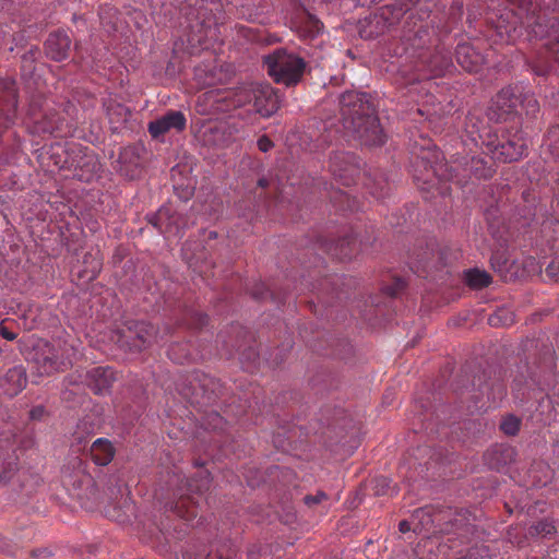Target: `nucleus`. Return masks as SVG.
Instances as JSON below:
<instances>
[{
  "label": "nucleus",
  "instance_id": "f257e3e1",
  "mask_svg": "<svg viewBox=\"0 0 559 559\" xmlns=\"http://www.w3.org/2000/svg\"><path fill=\"white\" fill-rule=\"evenodd\" d=\"M487 371L475 360L465 362L451 382L453 402L432 405L429 397L416 401L418 416L426 430L438 432V427L453 425L474 415L485 406L484 399L496 402L506 395V386L495 380L491 383Z\"/></svg>",
  "mask_w": 559,
  "mask_h": 559
},
{
  "label": "nucleus",
  "instance_id": "f03ea898",
  "mask_svg": "<svg viewBox=\"0 0 559 559\" xmlns=\"http://www.w3.org/2000/svg\"><path fill=\"white\" fill-rule=\"evenodd\" d=\"M442 153L429 138L420 136L409 145V167L414 182L423 190H429L440 180L454 181L461 187L467 183V177L478 180H489L496 174L493 158L472 156L463 158L460 163L462 176L459 169L449 167L442 163Z\"/></svg>",
  "mask_w": 559,
  "mask_h": 559
},
{
  "label": "nucleus",
  "instance_id": "7ed1b4c3",
  "mask_svg": "<svg viewBox=\"0 0 559 559\" xmlns=\"http://www.w3.org/2000/svg\"><path fill=\"white\" fill-rule=\"evenodd\" d=\"M317 421L319 428L316 433L332 452L349 455L360 444L361 425L344 408L325 406Z\"/></svg>",
  "mask_w": 559,
  "mask_h": 559
},
{
  "label": "nucleus",
  "instance_id": "20e7f679",
  "mask_svg": "<svg viewBox=\"0 0 559 559\" xmlns=\"http://www.w3.org/2000/svg\"><path fill=\"white\" fill-rule=\"evenodd\" d=\"M178 391L199 408L213 406L226 395V386L219 379L200 370L190 372L178 385Z\"/></svg>",
  "mask_w": 559,
  "mask_h": 559
},
{
  "label": "nucleus",
  "instance_id": "39448f33",
  "mask_svg": "<svg viewBox=\"0 0 559 559\" xmlns=\"http://www.w3.org/2000/svg\"><path fill=\"white\" fill-rule=\"evenodd\" d=\"M40 484L41 478L37 474L19 468V457L14 452L0 451V486H8L20 502L35 493Z\"/></svg>",
  "mask_w": 559,
  "mask_h": 559
},
{
  "label": "nucleus",
  "instance_id": "423d86ee",
  "mask_svg": "<svg viewBox=\"0 0 559 559\" xmlns=\"http://www.w3.org/2000/svg\"><path fill=\"white\" fill-rule=\"evenodd\" d=\"M157 329L145 320L128 319L111 331L110 340L126 353H140L152 346Z\"/></svg>",
  "mask_w": 559,
  "mask_h": 559
},
{
  "label": "nucleus",
  "instance_id": "0eeeda50",
  "mask_svg": "<svg viewBox=\"0 0 559 559\" xmlns=\"http://www.w3.org/2000/svg\"><path fill=\"white\" fill-rule=\"evenodd\" d=\"M263 66L275 83L295 86L301 81L307 63L304 58L289 53L285 48H277L263 56Z\"/></svg>",
  "mask_w": 559,
  "mask_h": 559
},
{
  "label": "nucleus",
  "instance_id": "6e6552de",
  "mask_svg": "<svg viewBox=\"0 0 559 559\" xmlns=\"http://www.w3.org/2000/svg\"><path fill=\"white\" fill-rule=\"evenodd\" d=\"M72 346H61L60 342H39L33 347L31 360L39 376L64 372L72 367Z\"/></svg>",
  "mask_w": 559,
  "mask_h": 559
},
{
  "label": "nucleus",
  "instance_id": "1a4fd4ad",
  "mask_svg": "<svg viewBox=\"0 0 559 559\" xmlns=\"http://www.w3.org/2000/svg\"><path fill=\"white\" fill-rule=\"evenodd\" d=\"M403 17L400 8L395 9L388 3L359 21L358 33L364 39L377 38L385 31L397 25Z\"/></svg>",
  "mask_w": 559,
  "mask_h": 559
},
{
  "label": "nucleus",
  "instance_id": "9d476101",
  "mask_svg": "<svg viewBox=\"0 0 559 559\" xmlns=\"http://www.w3.org/2000/svg\"><path fill=\"white\" fill-rule=\"evenodd\" d=\"M522 87L509 85L503 87L492 98L487 110V117L496 123L507 122L519 116Z\"/></svg>",
  "mask_w": 559,
  "mask_h": 559
},
{
  "label": "nucleus",
  "instance_id": "9b49d317",
  "mask_svg": "<svg viewBox=\"0 0 559 559\" xmlns=\"http://www.w3.org/2000/svg\"><path fill=\"white\" fill-rule=\"evenodd\" d=\"M343 126L360 145L373 147L382 146L386 142V135L377 114L365 116L360 120L352 119Z\"/></svg>",
  "mask_w": 559,
  "mask_h": 559
},
{
  "label": "nucleus",
  "instance_id": "f8f14e48",
  "mask_svg": "<svg viewBox=\"0 0 559 559\" xmlns=\"http://www.w3.org/2000/svg\"><path fill=\"white\" fill-rule=\"evenodd\" d=\"M40 55V48L32 45L20 56L19 74L25 91H41L45 87L41 70L46 64L39 62Z\"/></svg>",
  "mask_w": 559,
  "mask_h": 559
},
{
  "label": "nucleus",
  "instance_id": "ddd939ff",
  "mask_svg": "<svg viewBox=\"0 0 559 559\" xmlns=\"http://www.w3.org/2000/svg\"><path fill=\"white\" fill-rule=\"evenodd\" d=\"M340 111L343 124L377 114L372 97L358 91H346L340 96Z\"/></svg>",
  "mask_w": 559,
  "mask_h": 559
},
{
  "label": "nucleus",
  "instance_id": "4468645a",
  "mask_svg": "<svg viewBox=\"0 0 559 559\" xmlns=\"http://www.w3.org/2000/svg\"><path fill=\"white\" fill-rule=\"evenodd\" d=\"M486 147L493 154L492 158L507 164L518 162L527 150L526 140L519 133L502 134L501 139L495 135V139L486 142Z\"/></svg>",
  "mask_w": 559,
  "mask_h": 559
},
{
  "label": "nucleus",
  "instance_id": "2eb2a0df",
  "mask_svg": "<svg viewBox=\"0 0 559 559\" xmlns=\"http://www.w3.org/2000/svg\"><path fill=\"white\" fill-rule=\"evenodd\" d=\"M329 168L333 177L343 186L356 183L361 173V160L356 154L335 151L330 155Z\"/></svg>",
  "mask_w": 559,
  "mask_h": 559
},
{
  "label": "nucleus",
  "instance_id": "dca6fc26",
  "mask_svg": "<svg viewBox=\"0 0 559 559\" xmlns=\"http://www.w3.org/2000/svg\"><path fill=\"white\" fill-rule=\"evenodd\" d=\"M488 24L493 28L499 39L507 44L521 41L524 35L522 16L513 11H504L499 15L489 17Z\"/></svg>",
  "mask_w": 559,
  "mask_h": 559
},
{
  "label": "nucleus",
  "instance_id": "f3484780",
  "mask_svg": "<svg viewBox=\"0 0 559 559\" xmlns=\"http://www.w3.org/2000/svg\"><path fill=\"white\" fill-rule=\"evenodd\" d=\"M146 221L160 234L179 236L188 227L186 215L170 206H160L155 213L146 215Z\"/></svg>",
  "mask_w": 559,
  "mask_h": 559
},
{
  "label": "nucleus",
  "instance_id": "a211bd4d",
  "mask_svg": "<svg viewBox=\"0 0 559 559\" xmlns=\"http://www.w3.org/2000/svg\"><path fill=\"white\" fill-rule=\"evenodd\" d=\"M559 45L542 44L532 50L526 58V64L538 76L549 75L559 64Z\"/></svg>",
  "mask_w": 559,
  "mask_h": 559
},
{
  "label": "nucleus",
  "instance_id": "6ab92c4d",
  "mask_svg": "<svg viewBox=\"0 0 559 559\" xmlns=\"http://www.w3.org/2000/svg\"><path fill=\"white\" fill-rule=\"evenodd\" d=\"M72 122L56 109H46L40 118L35 120V131L38 134L66 138L72 133Z\"/></svg>",
  "mask_w": 559,
  "mask_h": 559
},
{
  "label": "nucleus",
  "instance_id": "aec40b11",
  "mask_svg": "<svg viewBox=\"0 0 559 559\" xmlns=\"http://www.w3.org/2000/svg\"><path fill=\"white\" fill-rule=\"evenodd\" d=\"M317 245L321 250L340 261H349L358 252L357 240L353 235H345L336 240L320 236L317 239Z\"/></svg>",
  "mask_w": 559,
  "mask_h": 559
},
{
  "label": "nucleus",
  "instance_id": "412c9836",
  "mask_svg": "<svg viewBox=\"0 0 559 559\" xmlns=\"http://www.w3.org/2000/svg\"><path fill=\"white\" fill-rule=\"evenodd\" d=\"M344 280L338 275L322 278L318 287V302L325 307H332L336 302L348 298V290H345L344 287L349 286V284H346Z\"/></svg>",
  "mask_w": 559,
  "mask_h": 559
},
{
  "label": "nucleus",
  "instance_id": "4be33fe9",
  "mask_svg": "<svg viewBox=\"0 0 559 559\" xmlns=\"http://www.w3.org/2000/svg\"><path fill=\"white\" fill-rule=\"evenodd\" d=\"M72 39L63 29H57L48 34L43 44L45 56L53 62H62L70 56Z\"/></svg>",
  "mask_w": 559,
  "mask_h": 559
},
{
  "label": "nucleus",
  "instance_id": "5701e85b",
  "mask_svg": "<svg viewBox=\"0 0 559 559\" xmlns=\"http://www.w3.org/2000/svg\"><path fill=\"white\" fill-rule=\"evenodd\" d=\"M253 105L262 117H271L281 107L278 92L270 84H257L252 91Z\"/></svg>",
  "mask_w": 559,
  "mask_h": 559
},
{
  "label": "nucleus",
  "instance_id": "b1692460",
  "mask_svg": "<svg viewBox=\"0 0 559 559\" xmlns=\"http://www.w3.org/2000/svg\"><path fill=\"white\" fill-rule=\"evenodd\" d=\"M516 450L507 443H496L488 448L484 455V464L492 471L501 472L515 461Z\"/></svg>",
  "mask_w": 559,
  "mask_h": 559
},
{
  "label": "nucleus",
  "instance_id": "393cba45",
  "mask_svg": "<svg viewBox=\"0 0 559 559\" xmlns=\"http://www.w3.org/2000/svg\"><path fill=\"white\" fill-rule=\"evenodd\" d=\"M452 514L457 515V512L451 508L426 506L414 510L412 518L419 520L423 525L435 523L437 520L439 522L444 521L445 524H450L452 527L463 526L464 519L455 518L452 520L450 518Z\"/></svg>",
  "mask_w": 559,
  "mask_h": 559
},
{
  "label": "nucleus",
  "instance_id": "a878e982",
  "mask_svg": "<svg viewBox=\"0 0 559 559\" xmlns=\"http://www.w3.org/2000/svg\"><path fill=\"white\" fill-rule=\"evenodd\" d=\"M187 119L179 110H169L162 117L148 123V133L153 139H158L170 130L181 132L186 129Z\"/></svg>",
  "mask_w": 559,
  "mask_h": 559
},
{
  "label": "nucleus",
  "instance_id": "bb28decb",
  "mask_svg": "<svg viewBox=\"0 0 559 559\" xmlns=\"http://www.w3.org/2000/svg\"><path fill=\"white\" fill-rule=\"evenodd\" d=\"M116 381V372L111 367H94L86 371L84 383L94 394L102 395L108 392Z\"/></svg>",
  "mask_w": 559,
  "mask_h": 559
},
{
  "label": "nucleus",
  "instance_id": "cd10ccee",
  "mask_svg": "<svg viewBox=\"0 0 559 559\" xmlns=\"http://www.w3.org/2000/svg\"><path fill=\"white\" fill-rule=\"evenodd\" d=\"M415 463L413 464L415 468H420V473L423 477L429 478L430 475L428 472L430 469L436 468L438 465L442 464L447 460V455L441 448H431L428 445L418 447L414 450Z\"/></svg>",
  "mask_w": 559,
  "mask_h": 559
},
{
  "label": "nucleus",
  "instance_id": "c85d7f7f",
  "mask_svg": "<svg viewBox=\"0 0 559 559\" xmlns=\"http://www.w3.org/2000/svg\"><path fill=\"white\" fill-rule=\"evenodd\" d=\"M457 64L468 73H478L485 64V57L469 43L459 44L455 48Z\"/></svg>",
  "mask_w": 559,
  "mask_h": 559
},
{
  "label": "nucleus",
  "instance_id": "c756f323",
  "mask_svg": "<svg viewBox=\"0 0 559 559\" xmlns=\"http://www.w3.org/2000/svg\"><path fill=\"white\" fill-rule=\"evenodd\" d=\"M75 462L78 469L73 476H70L69 484L76 491L75 496L79 499L95 500L98 489L94 478L82 468V461L79 457Z\"/></svg>",
  "mask_w": 559,
  "mask_h": 559
},
{
  "label": "nucleus",
  "instance_id": "7c9ffc66",
  "mask_svg": "<svg viewBox=\"0 0 559 559\" xmlns=\"http://www.w3.org/2000/svg\"><path fill=\"white\" fill-rule=\"evenodd\" d=\"M117 171L129 180L138 178L141 174V156L138 146H126L120 151Z\"/></svg>",
  "mask_w": 559,
  "mask_h": 559
},
{
  "label": "nucleus",
  "instance_id": "2f4dec72",
  "mask_svg": "<svg viewBox=\"0 0 559 559\" xmlns=\"http://www.w3.org/2000/svg\"><path fill=\"white\" fill-rule=\"evenodd\" d=\"M253 341V333L245 326L236 323L231 324L227 330L221 331L217 334L216 342L223 345L225 354L228 357V347L230 344H243Z\"/></svg>",
  "mask_w": 559,
  "mask_h": 559
},
{
  "label": "nucleus",
  "instance_id": "473e14b6",
  "mask_svg": "<svg viewBox=\"0 0 559 559\" xmlns=\"http://www.w3.org/2000/svg\"><path fill=\"white\" fill-rule=\"evenodd\" d=\"M90 457L98 466H107L116 455V448L106 438L96 439L90 448Z\"/></svg>",
  "mask_w": 559,
  "mask_h": 559
},
{
  "label": "nucleus",
  "instance_id": "72a5a7b5",
  "mask_svg": "<svg viewBox=\"0 0 559 559\" xmlns=\"http://www.w3.org/2000/svg\"><path fill=\"white\" fill-rule=\"evenodd\" d=\"M47 155L48 156H66V155L85 156L87 158V162L84 163L83 165H80V170L83 171V168L87 167L88 168L87 174L86 175L84 173H82V174L75 173L74 174L75 177H78L80 180H83V181H90L93 178L94 173L96 171V168H97L96 160L93 157H91V156H95V155L83 152L82 150H74L72 153L67 154V152H64V150H62V147L60 145H53L48 150Z\"/></svg>",
  "mask_w": 559,
  "mask_h": 559
},
{
  "label": "nucleus",
  "instance_id": "f704fd0d",
  "mask_svg": "<svg viewBox=\"0 0 559 559\" xmlns=\"http://www.w3.org/2000/svg\"><path fill=\"white\" fill-rule=\"evenodd\" d=\"M239 355V359L243 365H247V368L254 365L259 360V352L255 345V338L250 343L248 342L246 345L243 344H230L228 347V358L233 357L235 354Z\"/></svg>",
  "mask_w": 559,
  "mask_h": 559
},
{
  "label": "nucleus",
  "instance_id": "c9c22d12",
  "mask_svg": "<svg viewBox=\"0 0 559 559\" xmlns=\"http://www.w3.org/2000/svg\"><path fill=\"white\" fill-rule=\"evenodd\" d=\"M4 381L10 385L11 394H19L26 388L28 382L26 369L21 365L10 368L4 376Z\"/></svg>",
  "mask_w": 559,
  "mask_h": 559
},
{
  "label": "nucleus",
  "instance_id": "e433bc0d",
  "mask_svg": "<svg viewBox=\"0 0 559 559\" xmlns=\"http://www.w3.org/2000/svg\"><path fill=\"white\" fill-rule=\"evenodd\" d=\"M173 511L180 518L190 521L198 515V506L193 497L180 495L178 500L171 506Z\"/></svg>",
  "mask_w": 559,
  "mask_h": 559
},
{
  "label": "nucleus",
  "instance_id": "4c0bfd02",
  "mask_svg": "<svg viewBox=\"0 0 559 559\" xmlns=\"http://www.w3.org/2000/svg\"><path fill=\"white\" fill-rule=\"evenodd\" d=\"M426 62L430 72L436 76L443 75L445 71L452 66V59L450 55L439 50H436L433 53H431Z\"/></svg>",
  "mask_w": 559,
  "mask_h": 559
},
{
  "label": "nucleus",
  "instance_id": "58836bf2",
  "mask_svg": "<svg viewBox=\"0 0 559 559\" xmlns=\"http://www.w3.org/2000/svg\"><path fill=\"white\" fill-rule=\"evenodd\" d=\"M209 316L198 310H187L182 318L179 320V325L186 326L190 330L200 331L209 324Z\"/></svg>",
  "mask_w": 559,
  "mask_h": 559
},
{
  "label": "nucleus",
  "instance_id": "ea45409f",
  "mask_svg": "<svg viewBox=\"0 0 559 559\" xmlns=\"http://www.w3.org/2000/svg\"><path fill=\"white\" fill-rule=\"evenodd\" d=\"M492 282L490 274L484 270L471 269L465 272V283L473 289L488 287Z\"/></svg>",
  "mask_w": 559,
  "mask_h": 559
},
{
  "label": "nucleus",
  "instance_id": "a19ab883",
  "mask_svg": "<svg viewBox=\"0 0 559 559\" xmlns=\"http://www.w3.org/2000/svg\"><path fill=\"white\" fill-rule=\"evenodd\" d=\"M106 110L109 121L118 126L126 123L131 116V110L126 105L114 100L107 104Z\"/></svg>",
  "mask_w": 559,
  "mask_h": 559
},
{
  "label": "nucleus",
  "instance_id": "79ce46f5",
  "mask_svg": "<svg viewBox=\"0 0 559 559\" xmlns=\"http://www.w3.org/2000/svg\"><path fill=\"white\" fill-rule=\"evenodd\" d=\"M211 481L212 478L209 469H198V472L187 481L188 491L201 493L210 488Z\"/></svg>",
  "mask_w": 559,
  "mask_h": 559
},
{
  "label": "nucleus",
  "instance_id": "37998d69",
  "mask_svg": "<svg viewBox=\"0 0 559 559\" xmlns=\"http://www.w3.org/2000/svg\"><path fill=\"white\" fill-rule=\"evenodd\" d=\"M250 296L257 300V301H264L267 298L272 299L277 305L285 302V295L275 294L274 292L270 290L263 283L254 284L250 290Z\"/></svg>",
  "mask_w": 559,
  "mask_h": 559
},
{
  "label": "nucleus",
  "instance_id": "c03bdc74",
  "mask_svg": "<svg viewBox=\"0 0 559 559\" xmlns=\"http://www.w3.org/2000/svg\"><path fill=\"white\" fill-rule=\"evenodd\" d=\"M520 107L524 110L526 117L531 119H536L540 111L539 103L534 94L524 93L523 90L521 91Z\"/></svg>",
  "mask_w": 559,
  "mask_h": 559
},
{
  "label": "nucleus",
  "instance_id": "a18cd8bd",
  "mask_svg": "<svg viewBox=\"0 0 559 559\" xmlns=\"http://www.w3.org/2000/svg\"><path fill=\"white\" fill-rule=\"evenodd\" d=\"M373 495L377 497L381 496H393L396 493V487L392 486V480L385 476H378L371 480Z\"/></svg>",
  "mask_w": 559,
  "mask_h": 559
},
{
  "label": "nucleus",
  "instance_id": "49530a36",
  "mask_svg": "<svg viewBox=\"0 0 559 559\" xmlns=\"http://www.w3.org/2000/svg\"><path fill=\"white\" fill-rule=\"evenodd\" d=\"M202 419L205 428L214 431H223L227 425L226 419L216 411L205 412Z\"/></svg>",
  "mask_w": 559,
  "mask_h": 559
},
{
  "label": "nucleus",
  "instance_id": "de8ad7c7",
  "mask_svg": "<svg viewBox=\"0 0 559 559\" xmlns=\"http://www.w3.org/2000/svg\"><path fill=\"white\" fill-rule=\"evenodd\" d=\"M524 275V270L522 269L521 264L515 260L508 261L506 267L501 271L499 276L504 282H515L516 280L521 278Z\"/></svg>",
  "mask_w": 559,
  "mask_h": 559
},
{
  "label": "nucleus",
  "instance_id": "09e8293b",
  "mask_svg": "<svg viewBox=\"0 0 559 559\" xmlns=\"http://www.w3.org/2000/svg\"><path fill=\"white\" fill-rule=\"evenodd\" d=\"M557 532L556 526L552 521L547 519L540 520L533 525L530 526L528 533L532 537L534 536H549L555 535Z\"/></svg>",
  "mask_w": 559,
  "mask_h": 559
},
{
  "label": "nucleus",
  "instance_id": "8fccbe9b",
  "mask_svg": "<svg viewBox=\"0 0 559 559\" xmlns=\"http://www.w3.org/2000/svg\"><path fill=\"white\" fill-rule=\"evenodd\" d=\"M521 424V418L509 414L501 419L499 428L506 436L514 437L519 433Z\"/></svg>",
  "mask_w": 559,
  "mask_h": 559
},
{
  "label": "nucleus",
  "instance_id": "3c124183",
  "mask_svg": "<svg viewBox=\"0 0 559 559\" xmlns=\"http://www.w3.org/2000/svg\"><path fill=\"white\" fill-rule=\"evenodd\" d=\"M391 186L384 175H380L373 179L372 186H370L371 194L377 199H383L390 194Z\"/></svg>",
  "mask_w": 559,
  "mask_h": 559
},
{
  "label": "nucleus",
  "instance_id": "603ef678",
  "mask_svg": "<svg viewBox=\"0 0 559 559\" xmlns=\"http://www.w3.org/2000/svg\"><path fill=\"white\" fill-rule=\"evenodd\" d=\"M323 24L313 15H308L301 26V35L306 38H314L322 29Z\"/></svg>",
  "mask_w": 559,
  "mask_h": 559
},
{
  "label": "nucleus",
  "instance_id": "864d4df0",
  "mask_svg": "<svg viewBox=\"0 0 559 559\" xmlns=\"http://www.w3.org/2000/svg\"><path fill=\"white\" fill-rule=\"evenodd\" d=\"M333 354L343 360H348L355 354L354 346L347 340H340L333 348Z\"/></svg>",
  "mask_w": 559,
  "mask_h": 559
},
{
  "label": "nucleus",
  "instance_id": "5fc2aeb1",
  "mask_svg": "<svg viewBox=\"0 0 559 559\" xmlns=\"http://www.w3.org/2000/svg\"><path fill=\"white\" fill-rule=\"evenodd\" d=\"M406 286H407V284L404 278H402L400 276H394L392 280V283L385 285L382 288V292L392 298H396L406 288Z\"/></svg>",
  "mask_w": 559,
  "mask_h": 559
},
{
  "label": "nucleus",
  "instance_id": "6e6d98bb",
  "mask_svg": "<svg viewBox=\"0 0 559 559\" xmlns=\"http://www.w3.org/2000/svg\"><path fill=\"white\" fill-rule=\"evenodd\" d=\"M512 321H513L512 314L504 309H500V310L496 311L495 313L490 314L488 318V323L491 326L508 325Z\"/></svg>",
  "mask_w": 559,
  "mask_h": 559
},
{
  "label": "nucleus",
  "instance_id": "4d7b16f0",
  "mask_svg": "<svg viewBox=\"0 0 559 559\" xmlns=\"http://www.w3.org/2000/svg\"><path fill=\"white\" fill-rule=\"evenodd\" d=\"M544 281L559 284V255L555 257L545 267Z\"/></svg>",
  "mask_w": 559,
  "mask_h": 559
},
{
  "label": "nucleus",
  "instance_id": "13d9d810",
  "mask_svg": "<svg viewBox=\"0 0 559 559\" xmlns=\"http://www.w3.org/2000/svg\"><path fill=\"white\" fill-rule=\"evenodd\" d=\"M508 261H509V258L506 255V252L497 250L492 253V255L490 258L491 269L496 273L500 274L501 271L506 267Z\"/></svg>",
  "mask_w": 559,
  "mask_h": 559
},
{
  "label": "nucleus",
  "instance_id": "bf43d9fd",
  "mask_svg": "<svg viewBox=\"0 0 559 559\" xmlns=\"http://www.w3.org/2000/svg\"><path fill=\"white\" fill-rule=\"evenodd\" d=\"M174 192L181 201L186 202L194 195V186H192L190 182L175 185Z\"/></svg>",
  "mask_w": 559,
  "mask_h": 559
},
{
  "label": "nucleus",
  "instance_id": "052dcab7",
  "mask_svg": "<svg viewBox=\"0 0 559 559\" xmlns=\"http://www.w3.org/2000/svg\"><path fill=\"white\" fill-rule=\"evenodd\" d=\"M44 106V98L40 94L33 95L29 100L28 115L34 119H39L37 116L41 112Z\"/></svg>",
  "mask_w": 559,
  "mask_h": 559
},
{
  "label": "nucleus",
  "instance_id": "680f3d73",
  "mask_svg": "<svg viewBox=\"0 0 559 559\" xmlns=\"http://www.w3.org/2000/svg\"><path fill=\"white\" fill-rule=\"evenodd\" d=\"M328 499H329L328 495L324 491L319 490V491H317L316 495H306L304 497L302 501L307 507L313 508L317 504H320L322 501H325Z\"/></svg>",
  "mask_w": 559,
  "mask_h": 559
},
{
  "label": "nucleus",
  "instance_id": "e2e57ef3",
  "mask_svg": "<svg viewBox=\"0 0 559 559\" xmlns=\"http://www.w3.org/2000/svg\"><path fill=\"white\" fill-rule=\"evenodd\" d=\"M236 551L231 548H217L215 552H209L205 559H234Z\"/></svg>",
  "mask_w": 559,
  "mask_h": 559
},
{
  "label": "nucleus",
  "instance_id": "0e129e2a",
  "mask_svg": "<svg viewBox=\"0 0 559 559\" xmlns=\"http://www.w3.org/2000/svg\"><path fill=\"white\" fill-rule=\"evenodd\" d=\"M29 419L40 421L49 416L48 411L44 405H36L28 412Z\"/></svg>",
  "mask_w": 559,
  "mask_h": 559
},
{
  "label": "nucleus",
  "instance_id": "69168bd1",
  "mask_svg": "<svg viewBox=\"0 0 559 559\" xmlns=\"http://www.w3.org/2000/svg\"><path fill=\"white\" fill-rule=\"evenodd\" d=\"M426 246H427V249L425 251L419 252V253H416V252L413 253L416 258V261L420 265H424V266L428 264L431 257L433 255V245L429 246L428 243H426Z\"/></svg>",
  "mask_w": 559,
  "mask_h": 559
},
{
  "label": "nucleus",
  "instance_id": "338daca9",
  "mask_svg": "<svg viewBox=\"0 0 559 559\" xmlns=\"http://www.w3.org/2000/svg\"><path fill=\"white\" fill-rule=\"evenodd\" d=\"M546 140L550 146L559 147V124L549 127L546 133Z\"/></svg>",
  "mask_w": 559,
  "mask_h": 559
},
{
  "label": "nucleus",
  "instance_id": "774afa93",
  "mask_svg": "<svg viewBox=\"0 0 559 559\" xmlns=\"http://www.w3.org/2000/svg\"><path fill=\"white\" fill-rule=\"evenodd\" d=\"M258 148L266 153L274 147V142L267 135H261L257 142Z\"/></svg>",
  "mask_w": 559,
  "mask_h": 559
}]
</instances>
